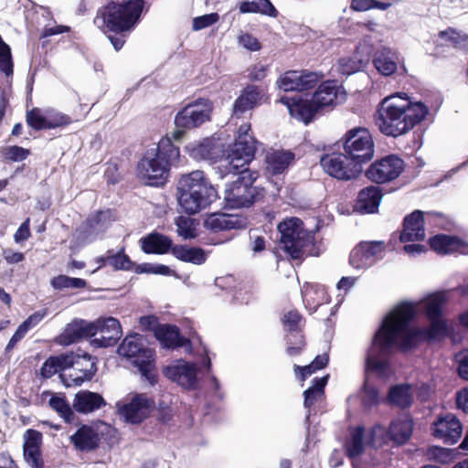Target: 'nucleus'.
<instances>
[{"label":"nucleus","mask_w":468,"mask_h":468,"mask_svg":"<svg viewBox=\"0 0 468 468\" xmlns=\"http://www.w3.org/2000/svg\"><path fill=\"white\" fill-rule=\"evenodd\" d=\"M417 314L416 304L407 301L387 314L367 348L365 359L367 372L383 377L389 368V356L394 349L407 352L420 343L441 340L452 334L453 329L441 317L429 319L431 324L427 327L412 326Z\"/></svg>","instance_id":"nucleus-1"},{"label":"nucleus","mask_w":468,"mask_h":468,"mask_svg":"<svg viewBox=\"0 0 468 468\" xmlns=\"http://www.w3.org/2000/svg\"><path fill=\"white\" fill-rule=\"evenodd\" d=\"M257 141L247 133H239L230 145L228 155L221 160V176L232 175L233 179L226 185L224 200L230 208L250 207L263 198L264 189L254 186L258 177L256 171L248 168L256 152Z\"/></svg>","instance_id":"nucleus-2"},{"label":"nucleus","mask_w":468,"mask_h":468,"mask_svg":"<svg viewBox=\"0 0 468 468\" xmlns=\"http://www.w3.org/2000/svg\"><path fill=\"white\" fill-rule=\"evenodd\" d=\"M428 113V106L421 101L412 102L408 97L395 93L379 102L375 123L383 134L396 138L409 133Z\"/></svg>","instance_id":"nucleus-3"},{"label":"nucleus","mask_w":468,"mask_h":468,"mask_svg":"<svg viewBox=\"0 0 468 468\" xmlns=\"http://www.w3.org/2000/svg\"><path fill=\"white\" fill-rule=\"evenodd\" d=\"M176 190L178 205L189 216L206 209L218 197L217 189L200 170L183 175Z\"/></svg>","instance_id":"nucleus-4"},{"label":"nucleus","mask_w":468,"mask_h":468,"mask_svg":"<svg viewBox=\"0 0 468 468\" xmlns=\"http://www.w3.org/2000/svg\"><path fill=\"white\" fill-rule=\"evenodd\" d=\"M179 147L170 138H162L154 154L147 152L137 165V176L150 186H163L169 176L171 166L178 163Z\"/></svg>","instance_id":"nucleus-5"},{"label":"nucleus","mask_w":468,"mask_h":468,"mask_svg":"<svg viewBox=\"0 0 468 468\" xmlns=\"http://www.w3.org/2000/svg\"><path fill=\"white\" fill-rule=\"evenodd\" d=\"M144 6V0H128L122 3L110 2L98 12L94 23L105 26L114 33L131 31L139 22Z\"/></svg>","instance_id":"nucleus-6"},{"label":"nucleus","mask_w":468,"mask_h":468,"mask_svg":"<svg viewBox=\"0 0 468 468\" xmlns=\"http://www.w3.org/2000/svg\"><path fill=\"white\" fill-rule=\"evenodd\" d=\"M52 357L59 372L72 368L69 374H59L67 387L80 386L84 381L91 380L97 372V358L80 348L76 352H65Z\"/></svg>","instance_id":"nucleus-7"},{"label":"nucleus","mask_w":468,"mask_h":468,"mask_svg":"<svg viewBox=\"0 0 468 468\" xmlns=\"http://www.w3.org/2000/svg\"><path fill=\"white\" fill-rule=\"evenodd\" d=\"M120 356L133 359L132 363L136 367L142 377L151 386L157 383L154 369V352L153 349L144 346L143 336L138 333L127 335L118 346Z\"/></svg>","instance_id":"nucleus-8"},{"label":"nucleus","mask_w":468,"mask_h":468,"mask_svg":"<svg viewBox=\"0 0 468 468\" xmlns=\"http://www.w3.org/2000/svg\"><path fill=\"white\" fill-rule=\"evenodd\" d=\"M337 144L341 145L349 161L359 166L360 172L363 171V165L374 157L375 144L367 128L357 126L349 129Z\"/></svg>","instance_id":"nucleus-9"},{"label":"nucleus","mask_w":468,"mask_h":468,"mask_svg":"<svg viewBox=\"0 0 468 468\" xmlns=\"http://www.w3.org/2000/svg\"><path fill=\"white\" fill-rule=\"evenodd\" d=\"M278 231L283 250L292 260H301L307 248L313 246L312 234L303 229V223L298 218H290L279 223Z\"/></svg>","instance_id":"nucleus-10"},{"label":"nucleus","mask_w":468,"mask_h":468,"mask_svg":"<svg viewBox=\"0 0 468 468\" xmlns=\"http://www.w3.org/2000/svg\"><path fill=\"white\" fill-rule=\"evenodd\" d=\"M213 102L207 98H197L187 103L175 116L176 128L194 129L209 122Z\"/></svg>","instance_id":"nucleus-11"},{"label":"nucleus","mask_w":468,"mask_h":468,"mask_svg":"<svg viewBox=\"0 0 468 468\" xmlns=\"http://www.w3.org/2000/svg\"><path fill=\"white\" fill-rule=\"evenodd\" d=\"M403 170L404 161L389 154L373 162L366 170V176L371 182L384 184L398 178Z\"/></svg>","instance_id":"nucleus-12"},{"label":"nucleus","mask_w":468,"mask_h":468,"mask_svg":"<svg viewBox=\"0 0 468 468\" xmlns=\"http://www.w3.org/2000/svg\"><path fill=\"white\" fill-rule=\"evenodd\" d=\"M320 165L326 174L338 180L348 181L362 173L359 166L350 162L344 153L323 154L320 158Z\"/></svg>","instance_id":"nucleus-13"},{"label":"nucleus","mask_w":468,"mask_h":468,"mask_svg":"<svg viewBox=\"0 0 468 468\" xmlns=\"http://www.w3.org/2000/svg\"><path fill=\"white\" fill-rule=\"evenodd\" d=\"M112 222L111 210L97 211L77 229L75 237L82 244L91 243L109 229Z\"/></svg>","instance_id":"nucleus-14"},{"label":"nucleus","mask_w":468,"mask_h":468,"mask_svg":"<svg viewBox=\"0 0 468 468\" xmlns=\"http://www.w3.org/2000/svg\"><path fill=\"white\" fill-rule=\"evenodd\" d=\"M93 324L94 335H101V337L90 340V346L95 348L113 346L122 335L121 324L114 317L99 318Z\"/></svg>","instance_id":"nucleus-15"},{"label":"nucleus","mask_w":468,"mask_h":468,"mask_svg":"<svg viewBox=\"0 0 468 468\" xmlns=\"http://www.w3.org/2000/svg\"><path fill=\"white\" fill-rule=\"evenodd\" d=\"M197 372L196 364L184 360H177L163 367V374L168 379L187 389H195L198 386Z\"/></svg>","instance_id":"nucleus-16"},{"label":"nucleus","mask_w":468,"mask_h":468,"mask_svg":"<svg viewBox=\"0 0 468 468\" xmlns=\"http://www.w3.org/2000/svg\"><path fill=\"white\" fill-rule=\"evenodd\" d=\"M154 408V401L146 394H136L129 403L118 407V413L126 422L139 424Z\"/></svg>","instance_id":"nucleus-17"},{"label":"nucleus","mask_w":468,"mask_h":468,"mask_svg":"<svg viewBox=\"0 0 468 468\" xmlns=\"http://www.w3.org/2000/svg\"><path fill=\"white\" fill-rule=\"evenodd\" d=\"M432 435L444 444L453 445L462 436L463 425L454 414L439 415L431 427Z\"/></svg>","instance_id":"nucleus-18"},{"label":"nucleus","mask_w":468,"mask_h":468,"mask_svg":"<svg viewBox=\"0 0 468 468\" xmlns=\"http://www.w3.org/2000/svg\"><path fill=\"white\" fill-rule=\"evenodd\" d=\"M384 250L382 241H361L349 256V263L356 269H367L372 266L378 254Z\"/></svg>","instance_id":"nucleus-19"},{"label":"nucleus","mask_w":468,"mask_h":468,"mask_svg":"<svg viewBox=\"0 0 468 468\" xmlns=\"http://www.w3.org/2000/svg\"><path fill=\"white\" fill-rule=\"evenodd\" d=\"M23 455L31 468H44L41 453L42 433L34 429H28L24 434Z\"/></svg>","instance_id":"nucleus-20"},{"label":"nucleus","mask_w":468,"mask_h":468,"mask_svg":"<svg viewBox=\"0 0 468 468\" xmlns=\"http://www.w3.org/2000/svg\"><path fill=\"white\" fill-rule=\"evenodd\" d=\"M203 225L207 229L215 233L230 229H242L247 227V218L238 215L213 213L207 217Z\"/></svg>","instance_id":"nucleus-21"},{"label":"nucleus","mask_w":468,"mask_h":468,"mask_svg":"<svg viewBox=\"0 0 468 468\" xmlns=\"http://www.w3.org/2000/svg\"><path fill=\"white\" fill-rule=\"evenodd\" d=\"M425 238L424 212L419 209L407 215L403 219V229L399 240L403 243L420 241Z\"/></svg>","instance_id":"nucleus-22"},{"label":"nucleus","mask_w":468,"mask_h":468,"mask_svg":"<svg viewBox=\"0 0 468 468\" xmlns=\"http://www.w3.org/2000/svg\"><path fill=\"white\" fill-rule=\"evenodd\" d=\"M383 197L382 188L368 186L358 192L355 210L360 214H373L378 210Z\"/></svg>","instance_id":"nucleus-23"},{"label":"nucleus","mask_w":468,"mask_h":468,"mask_svg":"<svg viewBox=\"0 0 468 468\" xmlns=\"http://www.w3.org/2000/svg\"><path fill=\"white\" fill-rule=\"evenodd\" d=\"M263 96L262 89L256 85H247L234 101V114L241 116L244 112L258 107L261 105Z\"/></svg>","instance_id":"nucleus-24"},{"label":"nucleus","mask_w":468,"mask_h":468,"mask_svg":"<svg viewBox=\"0 0 468 468\" xmlns=\"http://www.w3.org/2000/svg\"><path fill=\"white\" fill-rule=\"evenodd\" d=\"M154 337L160 342L163 347L174 349L177 347H191V342L188 338L180 334L176 325L162 324L155 330Z\"/></svg>","instance_id":"nucleus-25"},{"label":"nucleus","mask_w":468,"mask_h":468,"mask_svg":"<svg viewBox=\"0 0 468 468\" xmlns=\"http://www.w3.org/2000/svg\"><path fill=\"white\" fill-rule=\"evenodd\" d=\"M93 322H88L83 319H74L68 324L64 332L61 334V343L63 345H71L82 338L94 336Z\"/></svg>","instance_id":"nucleus-26"},{"label":"nucleus","mask_w":468,"mask_h":468,"mask_svg":"<svg viewBox=\"0 0 468 468\" xmlns=\"http://www.w3.org/2000/svg\"><path fill=\"white\" fill-rule=\"evenodd\" d=\"M69 439L78 451L86 452L98 449L101 441L96 430L88 425H81Z\"/></svg>","instance_id":"nucleus-27"},{"label":"nucleus","mask_w":468,"mask_h":468,"mask_svg":"<svg viewBox=\"0 0 468 468\" xmlns=\"http://www.w3.org/2000/svg\"><path fill=\"white\" fill-rule=\"evenodd\" d=\"M186 152L195 160H214L219 156L220 149L216 140L205 138L187 144Z\"/></svg>","instance_id":"nucleus-28"},{"label":"nucleus","mask_w":468,"mask_h":468,"mask_svg":"<svg viewBox=\"0 0 468 468\" xmlns=\"http://www.w3.org/2000/svg\"><path fill=\"white\" fill-rule=\"evenodd\" d=\"M142 250L146 254L172 253L173 240L166 235L154 231L143 237L139 240Z\"/></svg>","instance_id":"nucleus-29"},{"label":"nucleus","mask_w":468,"mask_h":468,"mask_svg":"<svg viewBox=\"0 0 468 468\" xmlns=\"http://www.w3.org/2000/svg\"><path fill=\"white\" fill-rule=\"evenodd\" d=\"M106 405L103 397L90 390L79 391L73 400L72 408L79 413H91Z\"/></svg>","instance_id":"nucleus-30"},{"label":"nucleus","mask_w":468,"mask_h":468,"mask_svg":"<svg viewBox=\"0 0 468 468\" xmlns=\"http://www.w3.org/2000/svg\"><path fill=\"white\" fill-rule=\"evenodd\" d=\"M412 386L409 383L395 384L389 387L387 402L400 410H407L413 404Z\"/></svg>","instance_id":"nucleus-31"},{"label":"nucleus","mask_w":468,"mask_h":468,"mask_svg":"<svg viewBox=\"0 0 468 468\" xmlns=\"http://www.w3.org/2000/svg\"><path fill=\"white\" fill-rule=\"evenodd\" d=\"M295 154L291 150H277L266 155L267 170L271 176L283 174L292 165Z\"/></svg>","instance_id":"nucleus-32"},{"label":"nucleus","mask_w":468,"mask_h":468,"mask_svg":"<svg viewBox=\"0 0 468 468\" xmlns=\"http://www.w3.org/2000/svg\"><path fill=\"white\" fill-rule=\"evenodd\" d=\"M281 102L286 104L292 115H296L305 124L313 122L316 114L320 113L318 106L311 100H298L289 104L288 99L281 98Z\"/></svg>","instance_id":"nucleus-33"},{"label":"nucleus","mask_w":468,"mask_h":468,"mask_svg":"<svg viewBox=\"0 0 468 468\" xmlns=\"http://www.w3.org/2000/svg\"><path fill=\"white\" fill-rule=\"evenodd\" d=\"M339 87L335 81H324L321 83L318 89L312 96L313 101L322 112L325 108H332L338 100Z\"/></svg>","instance_id":"nucleus-34"},{"label":"nucleus","mask_w":468,"mask_h":468,"mask_svg":"<svg viewBox=\"0 0 468 468\" xmlns=\"http://www.w3.org/2000/svg\"><path fill=\"white\" fill-rule=\"evenodd\" d=\"M373 64L383 76H390L397 71V56L390 48L382 47L375 51Z\"/></svg>","instance_id":"nucleus-35"},{"label":"nucleus","mask_w":468,"mask_h":468,"mask_svg":"<svg viewBox=\"0 0 468 468\" xmlns=\"http://www.w3.org/2000/svg\"><path fill=\"white\" fill-rule=\"evenodd\" d=\"M431 248L440 254H449L455 250H460L462 253H467L465 250L466 245L459 239L445 235L438 234L429 239Z\"/></svg>","instance_id":"nucleus-36"},{"label":"nucleus","mask_w":468,"mask_h":468,"mask_svg":"<svg viewBox=\"0 0 468 468\" xmlns=\"http://www.w3.org/2000/svg\"><path fill=\"white\" fill-rule=\"evenodd\" d=\"M172 254L179 261L201 265L206 262L207 253L199 247H188L186 245H175Z\"/></svg>","instance_id":"nucleus-37"},{"label":"nucleus","mask_w":468,"mask_h":468,"mask_svg":"<svg viewBox=\"0 0 468 468\" xmlns=\"http://www.w3.org/2000/svg\"><path fill=\"white\" fill-rule=\"evenodd\" d=\"M239 10L242 14H262L271 17H276L278 11L270 0H247L239 5Z\"/></svg>","instance_id":"nucleus-38"},{"label":"nucleus","mask_w":468,"mask_h":468,"mask_svg":"<svg viewBox=\"0 0 468 468\" xmlns=\"http://www.w3.org/2000/svg\"><path fill=\"white\" fill-rule=\"evenodd\" d=\"M445 301L443 292L431 293L421 301V310L429 319L440 318L442 315V305Z\"/></svg>","instance_id":"nucleus-39"},{"label":"nucleus","mask_w":468,"mask_h":468,"mask_svg":"<svg viewBox=\"0 0 468 468\" xmlns=\"http://www.w3.org/2000/svg\"><path fill=\"white\" fill-rule=\"evenodd\" d=\"M48 404L67 423H71L74 420L73 408L69 405L65 395H52Z\"/></svg>","instance_id":"nucleus-40"},{"label":"nucleus","mask_w":468,"mask_h":468,"mask_svg":"<svg viewBox=\"0 0 468 468\" xmlns=\"http://www.w3.org/2000/svg\"><path fill=\"white\" fill-rule=\"evenodd\" d=\"M108 264L114 271H129L134 265L130 257L125 254V248L123 246L116 252L113 250H108Z\"/></svg>","instance_id":"nucleus-41"},{"label":"nucleus","mask_w":468,"mask_h":468,"mask_svg":"<svg viewBox=\"0 0 468 468\" xmlns=\"http://www.w3.org/2000/svg\"><path fill=\"white\" fill-rule=\"evenodd\" d=\"M50 283L54 289L59 291L65 289H83L87 286V282L84 279L63 274L54 277Z\"/></svg>","instance_id":"nucleus-42"},{"label":"nucleus","mask_w":468,"mask_h":468,"mask_svg":"<svg viewBox=\"0 0 468 468\" xmlns=\"http://www.w3.org/2000/svg\"><path fill=\"white\" fill-rule=\"evenodd\" d=\"M175 224L177 228V234L184 239H195L197 236L195 219L189 217L178 216L175 218Z\"/></svg>","instance_id":"nucleus-43"},{"label":"nucleus","mask_w":468,"mask_h":468,"mask_svg":"<svg viewBox=\"0 0 468 468\" xmlns=\"http://www.w3.org/2000/svg\"><path fill=\"white\" fill-rule=\"evenodd\" d=\"M366 66V60L356 55L341 58L338 61V71L343 75H351L361 70Z\"/></svg>","instance_id":"nucleus-44"},{"label":"nucleus","mask_w":468,"mask_h":468,"mask_svg":"<svg viewBox=\"0 0 468 468\" xmlns=\"http://www.w3.org/2000/svg\"><path fill=\"white\" fill-rule=\"evenodd\" d=\"M26 122L27 124L35 131L47 130L46 110L42 111L37 107L32 108L27 112Z\"/></svg>","instance_id":"nucleus-45"},{"label":"nucleus","mask_w":468,"mask_h":468,"mask_svg":"<svg viewBox=\"0 0 468 468\" xmlns=\"http://www.w3.org/2000/svg\"><path fill=\"white\" fill-rule=\"evenodd\" d=\"M364 429L357 427L352 433L351 439L346 442V452L348 457L355 458L364 452Z\"/></svg>","instance_id":"nucleus-46"},{"label":"nucleus","mask_w":468,"mask_h":468,"mask_svg":"<svg viewBox=\"0 0 468 468\" xmlns=\"http://www.w3.org/2000/svg\"><path fill=\"white\" fill-rule=\"evenodd\" d=\"M48 129H55L69 124L71 118L69 115L55 110H46Z\"/></svg>","instance_id":"nucleus-47"},{"label":"nucleus","mask_w":468,"mask_h":468,"mask_svg":"<svg viewBox=\"0 0 468 468\" xmlns=\"http://www.w3.org/2000/svg\"><path fill=\"white\" fill-rule=\"evenodd\" d=\"M287 348L286 353L290 356H296L302 353L303 347L304 346L303 336L300 335L298 332L292 333L286 338Z\"/></svg>","instance_id":"nucleus-48"},{"label":"nucleus","mask_w":468,"mask_h":468,"mask_svg":"<svg viewBox=\"0 0 468 468\" xmlns=\"http://www.w3.org/2000/svg\"><path fill=\"white\" fill-rule=\"evenodd\" d=\"M4 157L12 162H21L27 158L30 154L28 149L18 145L7 146L3 152Z\"/></svg>","instance_id":"nucleus-49"},{"label":"nucleus","mask_w":468,"mask_h":468,"mask_svg":"<svg viewBox=\"0 0 468 468\" xmlns=\"http://www.w3.org/2000/svg\"><path fill=\"white\" fill-rule=\"evenodd\" d=\"M363 398L362 402L365 407L371 408L375 405L378 404L379 401V393L377 388L373 386H369L367 383V379L365 380L363 386Z\"/></svg>","instance_id":"nucleus-50"},{"label":"nucleus","mask_w":468,"mask_h":468,"mask_svg":"<svg viewBox=\"0 0 468 468\" xmlns=\"http://www.w3.org/2000/svg\"><path fill=\"white\" fill-rule=\"evenodd\" d=\"M452 451L441 446H431L427 451L429 460L447 463L451 459Z\"/></svg>","instance_id":"nucleus-51"},{"label":"nucleus","mask_w":468,"mask_h":468,"mask_svg":"<svg viewBox=\"0 0 468 468\" xmlns=\"http://www.w3.org/2000/svg\"><path fill=\"white\" fill-rule=\"evenodd\" d=\"M218 18L219 16L218 13H210L200 16H197L193 19V30L198 31L206 27H208L217 23L218 21Z\"/></svg>","instance_id":"nucleus-52"},{"label":"nucleus","mask_w":468,"mask_h":468,"mask_svg":"<svg viewBox=\"0 0 468 468\" xmlns=\"http://www.w3.org/2000/svg\"><path fill=\"white\" fill-rule=\"evenodd\" d=\"M277 84L279 89L283 91H295V87H297V83L295 82V70L285 72L279 78Z\"/></svg>","instance_id":"nucleus-53"},{"label":"nucleus","mask_w":468,"mask_h":468,"mask_svg":"<svg viewBox=\"0 0 468 468\" xmlns=\"http://www.w3.org/2000/svg\"><path fill=\"white\" fill-rule=\"evenodd\" d=\"M239 45L250 51H259L261 48V44L257 37L250 33H244L238 37Z\"/></svg>","instance_id":"nucleus-54"},{"label":"nucleus","mask_w":468,"mask_h":468,"mask_svg":"<svg viewBox=\"0 0 468 468\" xmlns=\"http://www.w3.org/2000/svg\"><path fill=\"white\" fill-rule=\"evenodd\" d=\"M390 434L394 441L403 443L410 438L411 431L406 426L400 428L399 424L392 423L390 426Z\"/></svg>","instance_id":"nucleus-55"},{"label":"nucleus","mask_w":468,"mask_h":468,"mask_svg":"<svg viewBox=\"0 0 468 468\" xmlns=\"http://www.w3.org/2000/svg\"><path fill=\"white\" fill-rule=\"evenodd\" d=\"M439 35L441 38L449 41L454 47H461L467 39L466 37L460 35L458 32L451 28L448 30L441 31Z\"/></svg>","instance_id":"nucleus-56"},{"label":"nucleus","mask_w":468,"mask_h":468,"mask_svg":"<svg viewBox=\"0 0 468 468\" xmlns=\"http://www.w3.org/2000/svg\"><path fill=\"white\" fill-rule=\"evenodd\" d=\"M301 318L302 316L297 311H290L284 315L282 322L284 326L287 327L292 334L296 333Z\"/></svg>","instance_id":"nucleus-57"},{"label":"nucleus","mask_w":468,"mask_h":468,"mask_svg":"<svg viewBox=\"0 0 468 468\" xmlns=\"http://www.w3.org/2000/svg\"><path fill=\"white\" fill-rule=\"evenodd\" d=\"M52 356H49L42 365L40 368V375L44 378H50L56 373L59 372Z\"/></svg>","instance_id":"nucleus-58"},{"label":"nucleus","mask_w":468,"mask_h":468,"mask_svg":"<svg viewBox=\"0 0 468 468\" xmlns=\"http://www.w3.org/2000/svg\"><path fill=\"white\" fill-rule=\"evenodd\" d=\"M139 324L144 329L152 331L154 335H155V330L162 325L159 324L158 318L154 315L141 316Z\"/></svg>","instance_id":"nucleus-59"},{"label":"nucleus","mask_w":468,"mask_h":468,"mask_svg":"<svg viewBox=\"0 0 468 468\" xmlns=\"http://www.w3.org/2000/svg\"><path fill=\"white\" fill-rule=\"evenodd\" d=\"M302 80H303V90H310L314 88L318 82V75L315 72L312 71H302Z\"/></svg>","instance_id":"nucleus-60"},{"label":"nucleus","mask_w":468,"mask_h":468,"mask_svg":"<svg viewBox=\"0 0 468 468\" xmlns=\"http://www.w3.org/2000/svg\"><path fill=\"white\" fill-rule=\"evenodd\" d=\"M29 223H30V219L27 218L20 225V227L15 233L14 239L16 243L27 240L29 238V236H30Z\"/></svg>","instance_id":"nucleus-61"},{"label":"nucleus","mask_w":468,"mask_h":468,"mask_svg":"<svg viewBox=\"0 0 468 468\" xmlns=\"http://www.w3.org/2000/svg\"><path fill=\"white\" fill-rule=\"evenodd\" d=\"M27 331L24 329L21 325L17 327L12 337L10 338L9 342L7 343L5 352L9 353L13 350V348L16 346V345L22 340L25 335H27Z\"/></svg>","instance_id":"nucleus-62"},{"label":"nucleus","mask_w":468,"mask_h":468,"mask_svg":"<svg viewBox=\"0 0 468 468\" xmlns=\"http://www.w3.org/2000/svg\"><path fill=\"white\" fill-rule=\"evenodd\" d=\"M457 369L460 377L468 380V351L460 354Z\"/></svg>","instance_id":"nucleus-63"},{"label":"nucleus","mask_w":468,"mask_h":468,"mask_svg":"<svg viewBox=\"0 0 468 468\" xmlns=\"http://www.w3.org/2000/svg\"><path fill=\"white\" fill-rule=\"evenodd\" d=\"M456 406L459 410L468 413V388H463L456 393Z\"/></svg>","instance_id":"nucleus-64"}]
</instances>
